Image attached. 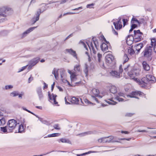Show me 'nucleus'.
<instances>
[{
	"label": "nucleus",
	"instance_id": "nucleus-1",
	"mask_svg": "<svg viewBox=\"0 0 156 156\" xmlns=\"http://www.w3.org/2000/svg\"><path fill=\"white\" fill-rule=\"evenodd\" d=\"M155 79L154 77L151 75H147L146 77L142 79L141 81L140 82V84L142 85V87H144L146 86L149 82L153 83L155 82Z\"/></svg>",
	"mask_w": 156,
	"mask_h": 156
},
{
	"label": "nucleus",
	"instance_id": "nucleus-2",
	"mask_svg": "<svg viewBox=\"0 0 156 156\" xmlns=\"http://www.w3.org/2000/svg\"><path fill=\"white\" fill-rule=\"evenodd\" d=\"M132 67L130 66V65H128L124 69V71L126 73L128 71L127 73L128 75L132 79L136 80L137 79L136 78V76L138 75L137 72V70H131Z\"/></svg>",
	"mask_w": 156,
	"mask_h": 156
},
{
	"label": "nucleus",
	"instance_id": "nucleus-3",
	"mask_svg": "<svg viewBox=\"0 0 156 156\" xmlns=\"http://www.w3.org/2000/svg\"><path fill=\"white\" fill-rule=\"evenodd\" d=\"M86 43L91 51H93L94 54H96V51L94 49V47L96 49H98V47H99V45L98 42V40H93V41L91 42H87Z\"/></svg>",
	"mask_w": 156,
	"mask_h": 156
},
{
	"label": "nucleus",
	"instance_id": "nucleus-4",
	"mask_svg": "<svg viewBox=\"0 0 156 156\" xmlns=\"http://www.w3.org/2000/svg\"><path fill=\"white\" fill-rule=\"evenodd\" d=\"M17 125L16 120L14 119L9 120L7 123V127L8 129V132H12L13 130L14 129Z\"/></svg>",
	"mask_w": 156,
	"mask_h": 156
},
{
	"label": "nucleus",
	"instance_id": "nucleus-5",
	"mask_svg": "<svg viewBox=\"0 0 156 156\" xmlns=\"http://www.w3.org/2000/svg\"><path fill=\"white\" fill-rule=\"evenodd\" d=\"M100 92L98 89L94 88L90 92V94L91 95L92 99L93 100H95L97 103H99V102L96 97H98L101 98L102 96L99 95Z\"/></svg>",
	"mask_w": 156,
	"mask_h": 156
},
{
	"label": "nucleus",
	"instance_id": "nucleus-6",
	"mask_svg": "<svg viewBox=\"0 0 156 156\" xmlns=\"http://www.w3.org/2000/svg\"><path fill=\"white\" fill-rule=\"evenodd\" d=\"M153 48L152 46L147 45L145 50L143 52L144 56L147 58L151 57Z\"/></svg>",
	"mask_w": 156,
	"mask_h": 156
},
{
	"label": "nucleus",
	"instance_id": "nucleus-7",
	"mask_svg": "<svg viewBox=\"0 0 156 156\" xmlns=\"http://www.w3.org/2000/svg\"><path fill=\"white\" fill-rule=\"evenodd\" d=\"M119 72L116 71L112 70L110 72V74L114 77L119 78L122 76L121 73L123 71L122 65H121L119 66Z\"/></svg>",
	"mask_w": 156,
	"mask_h": 156
},
{
	"label": "nucleus",
	"instance_id": "nucleus-8",
	"mask_svg": "<svg viewBox=\"0 0 156 156\" xmlns=\"http://www.w3.org/2000/svg\"><path fill=\"white\" fill-rule=\"evenodd\" d=\"M134 36L133 37V39L135 42H138L140 41L141 40V35L143 34L142 32H140V30L134 31Z\"/></svg>",
	"mask_w": 156,
	"mask_h": 156
},
{
	"label": "nucleus",
	"instance_id": "nucleus-9",
	"mask_svg": "<svg viewBox=\"0 0 156 156\" xmlns=\"http://www.w3.org/2000/svg\"><path fill=\"white\" fill-rule=\"evenodd\" d=\"M11 9L7 6H2L0 7V15L4 17H7L6 14L8 12L11 10Z\"/></svg>",
	"mask_w": 156,
	"mask_h": 156
},
{
	"label": "nucleus",
	"instance_id": "nucleus-10",
	"mask_svg": "<svg viewBox=\"0 0 156 156\" xmlns=\"http://www.w3.org/2000/svg\"><path fill=\"white\" fill-rule=\"evenodd\" d=\"M144 94L143 93L140 91H135L132 92L129 95H127L126 97L128 98H135L139 99V98L137 97V96H141Z\"/></svg>",
	"mask_w": 156,
	"mask_h": 156
},
{
	"label": "nucleus",
	"instance_id": "nucleus-11",
	"mask_svg": "<svg viewBox=\"0 0 156 156\" xmlns=\"http://www.w3.org/2000/svg\"><path fill=\"white\" fill-rule=\"evenodd\" d=\"M41 13V10L40 9H39L36 13L35 16H34L31 20V21L32 23V24H34L37 21L39 20Z\"/></svg>",
	"mask_w": 156,
	"mask_h": 156
},
{
	"label": "nucleus",
	"instance_id": "nucleus-12",
	"mask_svg": "<svg viewBox=\"0 0 156 156\" xmlns=\"http://www.w3.org/2000/svg\"><path fill=\"white\" fill-rule=\"evenodd\" d=\"M121 18L119 17L118 18L117 21L113 22V24L116 30L120 29L122 27V22H121Z\"/></svg>",
	"mask_w": 156,
	"mask_h": 156
},
{
	"label": "nucleus",
	"instance_id": "nucleus-13",
	"mask_svg": "<svg viewBox=\"0 0 156 156\" xmlns=\"http://www.w3.org/2000/svg\"><path fill=\"white\" fill-rule=\"evenodd\" d=\"M39 60V58H36L31 60L29 63L28 69H30L32 66L37 64Z\"/></svg>",
	"mask_w": 156,
	"mask_h": 156
},
{
	"label": "nucleus",
	"instance_id": "nucleus-14",
	"mask_svg": "<svg viewBox=\"0 0 156 156\" xmlns=\"http://www.w3.org/2000/svg\"><path fill=\"white\" fill-rule=\"evenodd\" d=\"M108 138H109V140H108L107 137H104L99 139L98 140V141L100 143H109L111 142L114 138L113 136H109Z\"/></svg>",
	"mask_w": 156,
	"mask_h": 156
},
{
	"label": "nucleus",
	"instance_id": "nucleus-15",
	"mask_svg": "<svg viewBox=\"0 0 156 156\" xmlns=\"http://www.w3.org/2000/svg\"><path fill=\"white\" fill-rule=\"evenodd\" d=\"M36 92L40 100L44 98V95L43 94L41 88L38 87L36 89Z\"/></svg>",
	"mask_w": 156,
	"mask_h": 156
},
{
	"label": "nucleus",
	"instance_id": "nucleus-16",
	"mask_svg": "<svg viewBox=\"0 0 156 156\" xmlns=\"http://www.w3.org/2000/svg\"><path fill=\"white\" fill-rule=\"evenodd\" d=\"M37 27H30L26 31L24 32L20 36L22 38H23L27 36V35L30 32L32 31L34 29H35Z\"/></svg>",
	"mask_w": 156,
	"mask_h": 156
},
{
	"label": "nucleus",
	"instance_id": "nucleus-17",
	"mask_svg": "<svg viewBox=\"0 0 156 156\" xmlns=\"http://www.w3.org/2000/svg\"><path fill=\"white\" fill-rule=\"evenodd\" d=\"M106 62L108 63H111L113 61L114 58L112 55L108 54L105 57Z\"/></svg>",
	"mask_w": 156,
	"mask_h": 156
},
{
	"label": "nucleus",
	"instance_id": "nucleus-18",
	"mask_svg": "<svg viewBox=\"0 0 156 156\" xmlns=\"http://www.w3.org/2000/svg\"><path fill=\"white\" fill-rule=\"evenodd\" d=\"M48 95L49 99L50 100H52L53 101V102H52L54 104H58V102L56 101V98L57 96L52 94L51 95L49 92L48 93Z\"/></svg>",
	"mask_w": 156,
	"mask_h": 156
},
{
	"label": "nucleus",
	"instance_id": "nucleus-19",
	"mask_svg": "<svg viewBox=\"0 0 156 156\" xmlns=\"http://www.w3.org/2000/svg\"><path fill=\"white\" fill-rule=\"evenodd\" d=\"M143 47V43H140L135 45L134 46L133 48L135 50L137 51L136 53H138L140 51L141 49Z\"/></svg>",
	"mask_w": 156,
	"mask_h": 156
},
{
	"label": "nucleus",
	"instance_id": "nucleus-20",
	"mask_svg": "<svg viewBox=\"0 0 156 156\" xmlns=\"http://www.w3.org/2000/svg\"><path fill=\"white\" fill-rule=\"evenodd\" d=\"M59 72V69L54 68L52 71V74L55 77L56 80L58 78V72Z\"/></svg>",
	"mask_w": 156,
	"mask_h": 156
},
{
	"label": "nucleus",
	"instance_id": "nucleus-21",
	"mask_svg": "<svg viewBox=\"0 0 156 156\" xmlns=\"http://www.w3.org/2000/svg\"><path fill=\"white\" fill-rule=\"evenodd\" d=\"M100 47L101 50L103 51L107 52L108 50V45L105 43H102V44L101 45Z\"/></svg>",
	"mask_w": 156,
	"mask_h": 156
},
{
	"label": "nucleus",
	"instance_id": "nucleus-22",
	"mask_svg": "<svg viewBox=\"0 0 156 156\" xmlns=\"http://www.w3.org/2000/svg\"><path fill=\"white\" fill-rule=\"evenodd\" d=\"M66 51L72 55L74 57L77 58V55L75 51H74L71 49H66Z\"/></svg>",
	"mask_w": 156,
	"mask_h": 156
},
{
	"label": "nucleus",
	"instance_id": "nucleus-23",
	"mask_svg": "<svg viewBox=\"0 0 156 156\" xmlns=\"http://www.w3.org/2000/svg\"><path fill=\"white\" fill-rule=\"evenodd\" d=\"M70 101L73 104H79V100L78 98L73 97L72 98Z\"/></svg>",
	"mask_w": 156,
	"mask_h": 156
},
{
	"label": "nucleus",
	"instance_id": "nucleus-24",
	"mask_svg": "<svg viewBox=\"0 0 156 156\" xmlns=\"http://www.w3.org/2000/svg\"><path fill=\"white\" fill-rule=\"evenodd\" d=\"M144 69L147 71L149 70L150 69V67L149 65L145 61H144L142 63Z\"/></svg>",
	"mask_w": 156,
	"mask_h": 156
},
{
	"label": "nucleus",
	"instance_id": "nucleus-25",
	"mask_svg": "<svg viewBox=\"0 0 156 156\" xmlns=\"http://www.w3.org/2000/svg\"><path fill=\"white\" fill-rule=\"evenodd\" d=\"M110 91L112 94H115L117 93V88L114 86L112 85L111 86Z\"/></svg>",
	"mask_w": 156,
	"mask_h": 156
},
{
	"label": "nucleus",
	"instance_id": "nucleus-26",
	"mask_svg": "<svg viewBox=\"0 0 156 156\" xmlns=\"http://www.w3.org/2000/svg\"><path fill=\"white\" fill-rule=\"evenodd\" d=\"M108 100L110 101L106 100H105V101L110 105H115L117 103L116 102L113 101L112 98L108 99Z\"/></svg>",
	"mask_w": 156,
	"mask_h": 156
},
{
	"label": "nucleus",
	"instance_id": "nucleus-27",
	"mask_svg": "<svg viewBox=\"0 0 156 156\" xmlns=\"http://www.w3.org/2000/svg\"><path fill=\"white\" fill-rule=\"evenodd\" d=\"M92 133V132L90 131H88L83 133H82L79 134L78 135L79 136H80L82 137L85 136L87 135L91 134Z\"/></svg>",
	"mask_w": 156,
	"mask_h": 156
},
{
	"label": "nucleus",
	"instance_id": "nucleus-28",
	"mask_svg": "<svg viewBox=\"0 0 156 156\" xmlns=\"http://www.w3.org/2000/svg\"><path fill=\"white\" fill-rule=\"evenodd\" d=\"M70 78L72 82H75L77 79V77L73 73L70 75Z\"/></svg>",
	"mask_w": 156,
	"mask_h": 156
},
{
	"label": "nucleus",
	"instance_id": "nucleus-29",
	"mask_svg": "<svg viewBox=\"0 0 156 156\" xmlns=\"http://www.w3.org/2000/svg\"><path fill=\"white\" fill-rule=\"evenodd\" d=\"M60 141L62 143H67L68 144H71V141L68 139L62 138L60 139Z\"/></svg>",
	"mask_w": 156,
	"mask_h": 156
},
{
	"label": "nucleus",
	"instance_id": "nucleus-30",
	"mask_svg": "<svg viewBox=\"0 0 156 156\" xmlns=\"http://www.w3.org/2000/svg\"><path fill=\"white\" fill-rule=\"evenodd\" d=\"M88 66L87 64H85L84 66V69L83 70V71L85 73V76H87L88 74Z\"/></svg>",
	"mask_w": 156,
	"mask_h": 156
},
{
	"label": "nucleus",
	"instance_id": "nucleus-31",
	"mask_svg": "<svg viewBox=\"0 0 156 156\" xmlns=\"http://www.w3.org/2000/svg\"><path fill=\"white\" fill-rule=\"evenodd\" d=\"M156 45V40L155 38L152 39L151 40V46H152L153 48L155 47V45Z\"/></svg>",
	"mask_w": 156,
	"mask_h": 156
},
{
	"label": "nucleus",
	"instance_id": "nucleus-32",
	"mask_svg": "<svg viewBox=\"0 0 156 156\" xmlns=\"http://www.w3.org/2000/svg\"><path fill=\"white\" fill-rule=\"evenodd\" d=\"M0 128L1 131L4 133L9 132L8 131V129L7 127V125L5 127H1Z\"/></svg>",
	"mask_w": 156,
	"mask_h": 156
},
{
	"label": "nucleus",
	"instance_id": "nucleus-33",
	"mask_svg": "<svg viewBox=\"0 0 156 156\" xmlns=\"http://www.w3.org/2000/svg\"><path fill=\"white\" fill-rule=\"evenodd\" d=\"M135 50L134 48H129L128 49V53L130 55H132L135 53Z\"/></svg>",
	"mask_w": 156,
	"mask_h": 156
},
{
	"label": "nucleus",
	"instance_id": "nucleus-34",
	"mask_svg": "<svg viewBox=\"0 0 156 156\" xmlns=\"http://www.w3.org/2000/svg\"><path fill=\"white\" fill-rule=\"evenodd\" d=\"M59 72L61 78L64 77L65 70L63 69H59Z\"/></svg>",
	"mask_w": 156,
	"mask_h": 156
},
{
	"label": "nucleus",
	"instance_id": "nucleus-35",
	"mask_svg": "<svg viewBox=\"0 0 156 156\" xmlns=\"http://www.w3.org/2000/svg\"><path fill=\"white\" fill-rule=\"evenodd\" d=\"M18 93L17 91H14L10 94V96L13 97H15L18 96Z\"/></svg>",
	"mask_w": 156,
	"mask_h": 156
},
{
	"label": "nucleus",
	"instance_id": "nucleus-36",
	"mask_svg": "<svg viewBox=\"0 0 156 156\" xmlns=\"http://www.w3.org/2000/svg\"><path fill=\"white\" fill-rule=\"evenodd\" d=\"M24 128L23 126L22 125H19L18 128L19 133H22L24 131Z\"/></svg>",
	"mask_w": 156,
	"mask_h": 156
},
{
	"label": "nucleus",
	"instance_id": "nucleus-37",
	"mask_svg": "<svg viewBox=\"0 0 156 156\" xmlns=\"http://www.w3.org/2000/svg\"><path fill=\"white\" fill-rule=\"evenodd\" d=\"M131 23H136L138 24L140 23V22H139V21L138 20L136 19V18H132L131 21Z\"/></svg>",
	"mask_w": 156,
	"mask_h": 156
},
{
	"label": "nucleus",
	"instance_id": "nucleus-38",
	"mask_svg": "<svg viewBox=\"0 0 156 156\" xmlns=\"http://www.w3.org/2000/svg\"><path fill=\"white\" fill-rule=\"evenodd\" d=\"M80 65H76L74 66V70L75 71H77L79 72L80 70Z\"/></svg>",
	"mask_w": 156,
	"mask_h": 156
},
{
	"label": "nucleus",
	"instance_id": "nucleus-39",
	"mask_svg": "<svg viewBox=\"0 0 156 156\" xmlns=\"http://www.w3.org/2000/svg\"><path fill=\"white\" fill-rule=\"evenodd\" d=\"M58 133H54L52 134H49L48 135V137H53L58 136Z\"/></svg>",
	"mask_w": 156,
	"mask_h": 156
},
{
	"label": "nucleus",
	"instance_id": "nucleus-40",
	"mask_svg": "<svg viewBox=\"0 0 156 156\" xmlns=\"http://www.w3.org/2000/svg\"><path fill=\"white\" fill-rule=\"evenodd\" d=\"M123 58L124 59V62H127L128 59L129 58L128 57V56L126 54H125L124 55V57H123Z\"/></svg>",
	"mask_w": 156,
	"mask_h": 156
},
{
	"label": "nucleus",
	"instance_id": "nucleus-41",
	"mask_svg": "<svg viewBox=\"0 0 156 156\" xmlns=\"http://www.w3.org/2000/svg\"><path fill=\"white\" fill-rule=\"evenodd\" d=\"M115 98L119 102L122 101H124V99L123 98H120L119 97V96H117L115 97Z\"/></svg>",
	"mask_w": 156,
	"mask_h": 156
},
{
	"label": "nucleus",
	"instance_id": "nucleus-42",
	"mask_svg": "<svg viewBox=\"0 0 156 156\" xmlns=\"http://www.w3.org/2000/svg\"><path fill=\"white\" fill-rule=\"evenodd\" d=\"M13 87L12 85H6L5 86V90H8L9 89H10L12 88Z\"/></svg>",
	"mask_w": 156,
	"mask_h": 156
},
{
	"label": "nucleus",
	"instance_id": "nucleus-43",
	"mask_svg": "<svg viewBox=\"0 0 156 156\" xmlns=\"http://www.w3.org/2000/svg\"><path fill=\"white\" fill-rule=\"evenodd\" d=\"M53 127L55 129H56L59 130L60 129V128L59 127L58 124H55L53 126Z\"/></svg>",
	"mask_w": 156,
	"mask_h": 156
},
{
	"label": "nucleus",
	"instance_id": "nucleus-44",
	"mask_svg": "<svg viewBox=\"0 0 156 156\" xmlns=\"http://www.w3.org/2000/svg\"><path fill=\"white\" fill-rule=\"evenodd\" d=\"M102 57V55L98 53V61L99 62H100L101 58Z\"/></svg>",
	"mask_w": 156,
	"mask_h": 156
},
{
	"label": "nucleus",
	"instance_id": "nucleus-45",
	"mask_svg": "<svg viewBox=\"0 0 156 156\" xmlns=\"http://www.w3.org/2000/svg\"><path fill=\"white\" fill-rule=\"evenodd\" d=\"M80 43L82 44L83 45L84 47L86 48V50H88V48L87 47V45L83 41H80Z\"/></svg>",
	"mask_w": 156,
	"mask_h": 156
},
{
	"label": "nucleus",
	"instance_id": "nucleus-46",
	"mask_svg": "<svg viewBox=\"0 0 156 156\" xmlns=\"http://www.w3.org/2000/svg\"><path fill=\"white\" fill-rule=\"evenodd\" d=\"M77 13L70 12H67L64 13L63 15V16H66V15H68L73 14H75Z\"/></svg>",
	"mask_w": 156,
	"mask_h": 156
},
{
	"label": "nucleus",
	"instance_id": "nucleus-47",
	"mask_svg": "<svg viewBox=\"0 0 156 156\" xmlns=\"http://www.w3.org/2000/svg\"><path fill=\"white\" fill-rule=\"evenodd\" d=\"M84 101L85 102V103L86 104H93V103L91 102L90 101H89L87 99H85L84 100Z\"/></svg>",
	"mask_w": 156,
	"mask_h": 156
},
{
	"label": "nucleus",
	"instance_id": "nucleus-48",
	"mask_svg": "<svg viewBox=\"0 0 156 156\" xmlns=\"http://www.w3.org/2000/svg\"><path fill=\"white\" fill-rule=\"evenodd\" d=\"M94 4H88L87 5V8H92L93 6H94Z\"/></svg>",
	"mask_w": 156,
	"mask_h": 156
},
{
	"label": "nucleus",
	"instance_id": "nucleus-49",
	"mask_svg": "<svg viewBox=\"0 0 156 156\" xmlns=\"http://www.w3.org/2000/svg\"><path fill=\"white\" fill-rule=\"evenodd\" d=\"M41 119H40V120L43 123L47 125H49V123L48 122H47V121H41Z\"/></svg>",
	"mask_w": 156,
	"mask_h": 156
},
{
	"label": "nucleus",
	"instance_id": "nucleus-50",
	"mask_svg": "<svg viewBox=\"0 0 156 156\" xmlns=\"http://www.w3.org/2000/svg\"><path fill=\"white\" fill-rule=\"evenodd\" d=\"M118 96H119V97H125L124 94L120 92L118 94Z\"/></svg>",
	"mask_w": 156,
	"mask_h": 156
},
{
	"label": "nucleus",
	"instance_id": "nucleus-51",
	"mask_svg": "<svg viewBox=\"0 0 156 156\" xmlns=\"http://www.w3.org/2000/svg\"><path fill=\"white\" fill-rule=\"evenodd\" d=\"M100 62V65L101 67L103 69H104L105 68V67L104 65L103 62Z\"/></svg>",
	"mask_w": 156,
	"mask_h": 156
},
{
	"label": "nucleus",
	"instance_id": "nucleus-52",
	"mask_svg": "<svg viewBox=\"0 0 156 156\" xmlns=\"http://www.w3.org/2000/svg\"><path fill=\"white\" fill-rule=\"evenodd\" d=\"M133 23V24L131 26V27L133 29H134L137 27V25L136 24H134V23Z\"/></svg>",
	"mask_w": 156,
	"mask_h": 156
},
{
	"label": "nucleus",
	"instance_id": "nucleus-53",
	"mask_svg": "<svg viewBox=\"0 0 156 156\" xmlns=\"http://www.w3.org/2000/svg\"><path fill=\"white\" fill-rule=\"evenodd\" d=\"M24 94V93L23 92H21V93L20 94H18V96H19V98H20V99L22 98V96Z\"/></svg>",
	"mask_w": 156,
	"mask_h": 156
},
{
	"label": "nucleus",
	"instance_id": "nucleus-54",
	"mask_svg": "<svg viewBox=\"0 0 156 156\" xmlns=\"http://www.w3.org/2000/svg\"><path fill=\"white\" fill-rule=\"evenodd\" d=\"M7 20L6 18H2L0 19V23H2Z\"/></svg>",
	"mask_w": 156,
	"mask_h": 156
},
{
	"label": "nucleus",
	"instance_id": "nucleus-55",
	"mask_svg": "<svg viewBox=\"0 0 156 156\" xmlns=\"http://www.w3.org/2000/svg\"><path fill=\"white\" fill-rule=\"evenodd\" d=\"M73 33H72L71 34H69V36H68L65 39V40H66L67 39H69V38L70 37H72L73 36Z\"/></svg>",
	"mask_w": 156,
	"mask_h": 156
},
{
	"label": "nucleus",
	"instance_id": "nucleus-56",
	"mask_svg": "<svg viewBox=\"0 0 156 156\" xmlns=\"http://www.w3.org/2000/svg\"><path fill=\"white\" fill-rule=\"evenodd\" d=\"M33 80V77H31V76L29 78L28 82V83H30Z\"/></svg>",
	"mask_w": 156,
	"mask_h": 156
},
{
	"label": "nucleus",
	"instance_id": "nucleus-57",
	"mask_svg": "<svg viewBox=\"0 0 156 156\" xmlns=\"http://www.w3.org/2000/svg\"><path fill=\"white\" fill-rule=\"evenodd\" d=\"M127 21V20L126 19H123L122 21L123 22L124 26H125V25Z\"/></svg>",
	"mask_w": 156,
	"mask_h": 156
},
{
	"label": "nucleus",
	"instance_id": "nucleus-58",
	"mask_svg": "<svg viewBox=\"0 0 156 156\" xmlns=\"http://www.w3.org/2000/svg\"><path fill=\"white\" fill-rule=\"evenodd\" d=\"M67 1V0H62L60 2V4H63L66 2Z\"/></svg>",
	"mask_w": 156,
	"mask_h": 156
},
{
	"label": "nucleus",
	"instance_id": "nucleus-59",
	"mask_svg": "<svg viewBox=\"0 0 156 156\" xmlns=\"http://www.w3.org/2000/svg\"><path fill=\"white\" fill-rule=\"evenodd\" d=\"M85 54H86L87 55L88 57V60L89 62L90 61H91V59L90 58V56L88 54V53L87 52V51H86V52H85Z\"/></svg>",
	"mask_w": 156,
	"mask_h": 156
},
{
	"label": "nucleus",
	"instance_id": "nucleus-60",
	"mask_svg": "<svg viewBox=\"0 0 156 156\" xmlns=\"http://www.w3.org/2000/svg\"><path fill=\"white\" fill-rule=\"evenodd\" d=\"M137 132H147V131L145 130H137Z\"/></svg>",
	"mask_w": 156,
	"mask_h": 156
},
{
	"label": "nucleus",
	"instance_id": "nucleus-61",
	"mask_svg": "<svg viewBox=\"0 0 156 156\" xmlns=\"http://www.w3.org/2000/svg\"><path fill=\"white\" fill-rule=\"evenodd\" d=\"M94 152V151H88V152L83 153V154H84V155H86V154H90L92 153H93Z\"/></svg>",
	"mask_w": 156,
	"mask_h": 156
},
{
	"label": "nucleus",
	"instance_id": "nucleus-62",
	"mask_svg": "<svg viewBox=\"0 0 156 156\" xmlns=\"http://www.w3.org/2000/svg\"><path fill=\"white\" fill-rule=\"evenodd\" d=\"M64 78V77L61 78V80H62V81L63 82H64L65 83H66V82H68V81H67V80L65 79Z\"/></svg>",
	"mask_w": 156,
	"mask_h": 156
},
{
	"label": "nucleus",
	"instance_id": "nucleus-63",
	"mask_svg": "<svg viewBox=\"0 0 156 156\" xmlns=\"http://www.w3.org/2000/svg\"><path fill=\"white\" fill-rule=\"evenodd\" d=\"M65 101L66 104H70V103H69V102L67 101V99L66 98V97L65 98Z\"/></svg>",
	"mask_w": 156,
	"mask_h": 156
},
{
	"label": "nucleus",
	"instance_id": "nucleus-64",
	"mask_svg": "<svg viewBox=\"0 0 156 156\" xmlns=\"http://www.w3.org/2000/svg\"><path fill=\"white\" fill-rule=\"evenodd\" d=\"M133 115V114L132 113H127L126 114V116L131 117Z\"/></svg>",
	"mask_w": 156,
	"mask_h": 156
}]
</instances>
